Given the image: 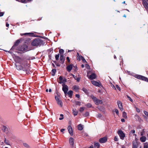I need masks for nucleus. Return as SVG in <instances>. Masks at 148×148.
I'll use <instances>...</instances> for the list:
<instances>
[{"instance_id":"11","label":"nucleus","mask_w":148,"mask_h":148,"mask_svg":"<svg viewBox=\"0 0 148 148\" xmlns=\"http://www.w3.org/2000/svg\"><path fill=\"white\" fill-rule=\"evenodd\" d=\"M59 80H60V82H59V83L60 84L64 83L66 82V79L65 78H64V79H63L62 77V76H60L59 77Z\"/></svg>"},{"instance_id":"51","label":"nucleus","mask_w":148,"mask_h":148,"mask_svg":"<svg viewBox=\"0 0 148 148\" xmlns=\"http://www.w3.org/2000/svg\"><path fill=\"white\" fill-rule=\"evenodd\" d=\"M116 88L119 90L120 91L121 90V88H120V87L118 85H116Z\"/></svg>"},{"instance_id":"53","label":"nucleus","mask_w":148,"mask_h":148,"mask_svg":"<svg viewBox=\"0 0 148 148\" xmlns=\"http://www.w3.org/2000/svg\"><path fill=\"white\" fill-rule=\"evenodd\" d=\"M102 117V115L101 114H99L97 115V117L98 118H100Z\"/></svg>"},{"instance_id":"1","label":"nucleus","mask_w":148,"mask_h":148,"mask_svg":"<svg viewBox=\"0 0 148 148\" xmlns=\"http://www.w3.org/2000/svg\"><path fill=\"white\" fill-rule=\"evenodd\" d=\"M42 44V41L39 38H36L34 39L31 43L32 46H37L41 45Z\"/></svg>"},{"instance_id":"54","label":"nucleus","mask_w":148,"mask_h":148,"mask_svg":"<svg viewBox=\"0 0 148 148\" xmlns=\"http://www.w3.org/2000/svg\"><path fill=\"white\" fill-rule=\"evenodd\" d=\"M136 111L138 112H140V110L137 108H136Z\"/></svg>"},{"instance_id":"16","label":"nucleus","mask_w":148,"mask_h":148,"mask_svg":"<svg viewBox=\"0 0 148 148\" xmlns=\"http://www.w3.org/2000/svg\"><path fill=\"white\" fill-rule=\"evenodd\" d=\"M138 145V143L136 141H133L132 142V148H137Z\"/></svg>"},{"instance_id":"25","label":"nucleus","mask_w":148,"mask_h":148,"mask_svg":"<svg viewBox=\"0 0 148 148\" xmlns=\"http://www.w3.org/2000/svg\"><path fill=\"white\" fill-rule=\"evenodd\" d=\"M100 145L98 143H94V147L95 148H99Z\"/></svg>"},{"instance_id":"39","label":"nucleus","mask_w":148,"mask_h":148,"mask_svg":"<svg viewBox=\"0 0 148 148\" xmlns=\"http://www.w3.org/2000/svg\"><path fill=\"white\" fill-rule=\"evenodd\" d=\"M81 59L83 62L87 63L86 61L84 58L82 56H81Z\"/></svg>"},{"instance_id":"60","label":"nucleus","mask_w":148,"mask_h":148,"mask_svg":"<svg viewBox=\"0 0 148 148\" xmlns=\"http://www.w3.org/2000/svg\"><path fill=\"white\" fill-rule=\"evenodd\" d=\"M65 130L64 129H62L61 130V132H63Z\"/></svg>"},{"instance_id":"10","label":"nucleus","mask_w":148,"mask_h":148,"mask_svg":"<svg viewBox=\"0 0 148 148\" xmlns=\"http://www.w3.org/2000/svg\"><path fill=\"white\" fill-rule=\"evenodd\" d=\"M88 73L87 76L88 77V78L91 80L94 79L96 78V74L95 73H92L91 75H90L89 77L88 76Z\"/></svg>"},{"instance_id":"52","label":"nucleus","mask_w":148,"mask_h":148,"mask_svg":"<svg viewBox=\"0 0 148 148\" xmlns=\"http://www.w3.org/2000/svg\"><path fill=\"white\" fill-rule=\"evenodd\" d=\"M66 59L68 63H69L70 62V60L69 59V57H67Z\"/></svg>"},{"instance_id":"15","label":"nucleus","mask_w":148,"mask_h":148,"mask_svg":"<svg viewBox=\"0 0 148 148\" xmlns=\"http://www.w3.org/2000/svg\"><path fill=\"white\" fill-rule=\"evenodd\" d=\"M65 60V58L64 56L62 55H60V63L62 64H64Z\"/></svg>"},{"instance_id":"46","label":"nucleus","mask_w":148,"mask_h":148,"mask_svg":"<svg viewBox=\"0 0 148 148\" xmlns=\"http://www.w3.org/2000/svg\"><path fill=\"white\" fill-rule=\"evenodd\" d=\"M23 145L26 147L28 148L29 147V145L26 143H23Z\"/></svg>"},{"instance_id":"7","label":"nucleus","mask_w":148,"mask_h":148,"mask_svg":"<svg viewBox=\"0 0 148 148\" xmlns=\"http://www.w3.org/2000/svg\"><path fill=\"white\" fill-rule=\"evenodd\" d=\"M14 60L15 61L17 62L20 63V64H22V62L23 61V60L20 58L18 56H16Z\"/></svg>"},{"instance_id":"6","label":"nucleus","mask_w":148,"mask_h":148,"mask_svg":"<svg viewBox=\"0 0 148 148\" xmlns=\"http://www.w3.org/2000/svg\"><path fill=\"white\" fill-rule=\"evenodd\" d=\"M62 90L64 92L65 96L66 95L68 91V87L67 85L65 84H62Z\"/></svg>"},{"instance_id":"48","label":"nucleus","mask_w":148,"mask_h":148,"mask_svg":"<svg viewBox=\"0 0 148 148\" xmlns=\"http://www.w3.org/2000/svg\"><path fill=\"white\" fill-rule=\"evenodd\" d=\"M114 140L115 141H117L118 140V139L117 137L116 136H115L114 137Z\"/></svg>"},{"instance_id":"5","label":"nucleus","mask_w":148,"mask_h":148,"mask_svg":"<svg viewBox=\"0 0 148 148\" xmlns=\"http://www.w3.org/2000/svg\"><path fill=\"white\" fill-rule=\"evenodd\" d=\"M117 133L120 138L122 140H124L125 136V134L122 130H119Z\"/></svg>"},{"instance_id":"61","label":"nucleus","mask_w":148,"mask_h":148,"mask_svg":"<svg viewBox=\"0 0 148 148\" xmlns=\"http://www.w3.org/2000/svg\"><path fill=\"white\" fill-rule=\"evenodd\" d=\"M9 24L8 23H6V26L7 27H8L9 26Z\"/></svg>"},{"instance_id":"33","label":"nucleus","mask_w":148,"mask_h":148,"mask_svg":"<svg viewBox=\"0 0 148 148\" xmlns=\"http://www.w3.org/2000/svg\"><path fill=\"white\" fill-rule=\"evenodd\" d=\"M51 72L52 73V75H53V76H54L55 75L56 72V69H53L52 70Z\"/></svg>"},{"instance_id":"49","label":"nucleus","mask_w":148,"mask_h":148,"mask_svg":"<svg viewBox=\"0 0 148 148\" xmlns=\"http://www.w3.org/2000/svg\"><path fill=\"white\" fill-rule=\"evenodd\" d=\"M5 143L7 144V145H9V141H7L6 140V139H5Z\"/></svg>"},{"instance_id":"35","label":"nucleus","mask_w":148,"mask_h":148,"mask_svg":"<svg viewBox=\"0 0 148 148\" xmlns=\"http://www.w3.org/2000/svg\"><path fill=\"white\" fill-rule=\"evenodd\" d=\"M88 108H90L92 107V105L90 103H88L85 105Z\"/></svg>"},{"instance_id":"57","label":"nucleus","mask_w":148,"mask_h":148,"mask_svg":"<svg viewBox=\"0 0 148 148\" xmlns=\"http://www.w3.org/2000/svg\"><path fill=\"white\" fill-rule=\"evenodd\" d=\"M86 68L87 69H89V68H90V66L89 65H88V64H86Z\"/></svg>"},{"instance_id":"41","label":"nucleus","mask_w":148,"mask_h":148,"mask_svg":"<svg viewBox=\"0 0 148 148\" xmlns=\"http://www.w3.org/2000/svg\"><path fill=\"white\" fill-rule=\"evenodd\" d=\"M81 103L78 101H76L75 102V104L76 105L80 106Z\"/></svg>"},{"instance_id":"34","label":"nucleus","mask_w":148,"mask_h":148,"mask_svg":"<svg viewBox=\"0 0 148 148\" xmlns=\"http://www.w3.org/2000/svg\"><path fill=\"white\" fill-rule=\"evenodd\" d=\"M77 60H78L79 61L80 60H81L80 56L79 55V54L78 53H77Z\"/></svg>"},{"instance_id":"64","label":"nucleus","mask_w":148,"mask_h":148,"mask_svg":"<svg viewBox=\"0 0 148 148\" xmlns=\"http://www.w3.org/2000/svg\"><path fill=\"white\" fill-rule=\"evenodd\" d=\"M88 148H93V146H90Z\"/></svg>"},{"instance_id":"28","label":"nucleus","mask_w":148,"mask_h":148,"mask_svg":"<svg viewBox=\"0 0 148 148\" xmlns=\"http://www.w3.org/2000/svg\"><path fill=\"white\" fill-rule=\"evenodd\" d=\"M58 104L59 105L60 107H62V103L61 101L59 100L57 101Z\"/></svg>"},{"instance_id":"56","label":"nucleus","mask_w":148,"mask_h":148,"mask_svg":"<svg viewBox=\"0 0 148 148\" xmlns=\"http://www.w3.org/2000/svg\"><path fill=\"white\" fill-rule=\"evenodd\" d=\"M55 98L57 101L59 100L58 96H55Z\"/></svg>"},{"instance_id":"59","label":"nucleus","mask_w":148,"mask_h":148,"mask_svg":"<svg viewBox=\"0 0 148 148\" xmlns=\"http://www.w3.org/2000/svg\"><path fill=\"white\" fill-rule=\"evenodd\" d=\"M121 121H122V122H125V119H121Z\"/></svg>"},{"instance_id":"58","label":"nucleus","mask_w":148,"mask_h":148,"mask_svg":"<svg viewBox=\"0 0 148 148\" xmlns=\"http://www.w3.org/2000/svg\"><path fill=\"white\" fill-rule=\"evenodd\" d=\"M75 97H77L78 98H79L80 97V96L79 94H76L75 95Z\"/></svg>"},{"instance_id":"26","label":"nucleus","mask_w":148,"mask_h":148,"mask_svg":"<svg viewBox=\"0 0 148 148\" xmlns=\"http://www.w3.org/2000/svg\"><path fill=\"white\" fill-rule=\"evenodd\" d=\"M73 113L74 115L75 116L77 115L78 112L77 111V110L76 109H73Z\"/></svg>"},{"instance_id":"40","label":"nucleus","mask_w":148,"mask_h":148,"mask_svg":"<svg viewBox=\"0 0 148 148\" xmlns=\"http://www.w3.org/2000/svg\"><path fill=\"white\" fill-rule=\"evenodd\" d=\"M84 110V108L81 107V108H80L79 109V111L80 112H82Z\"/></svg>"},{"instance_id":"22","label":"nucleus","mask_w":148,"mask_h":148,"mask_svg":"<svg viewBox=\"0 0 148 148\" xmlns=\"http://www.w3.org/2000/svg\"><path fill=\"white\" fill-rule=\"evenodd\" d=\"M32 0H17V1H20V2L23 3H26L31 1Z\"/></svg>"},{"instance_id":"63","label":"nucleus","mask_w":148,"mask_h":148,"mask_svg":"<svg viewBox=\"0 0 148 148\" xmlns=\"http://www.w3.org/2000/svg\"><path fill=\"white\" fill-rule=\"evenodd\" d=\"M114 59H116V56L115 55H114Z\"/></svg>"},{"instance_id":"8","label":"nucleus","mask_w":148,"mask_h":148,"mask_svg":"<svg viewBox=\"0 0 148 148\" xmlns=\"http://www.w3.org/2000/svg\"><path fill=\"white\" fill-rule=\"evenodd\" d=\"M108 140L107 137L105 136L103 138H100L99 140V142L101 143H106Z\"/></svg>"},{"instance_id":"42","label":"nucleus","mask_w":148,"mask_h":148,"mask_svg":"<svg viewBox=\"0 0 148 148\" xmlns=\"http://www.w3.org/2000/svg\"><path fill=\"white\" fill-rule=\"evenodd\" d=\"M82 135L83 136H87L88 135L86 133H84V132H82Z\"/></svg>"},{"instance_id":"3","label":"nucleus","mask_w":148,"mask_h":148,"mask_svg":"<svg viewBox=\"0 0 148 148\" xmlns=\"http://www.w3.org/2000/svg\"><path fill=\"white\" fill-rule=\"evenodd\" d=\"M135 77L140 80H141L148 82V78L144 76L136 75L135 76Z\"/></svg>"},{"instance_id":"23","label":"nucleus","mask_w":148,"mask_h":148,"mask_svg":"<svg viewBox=\"0 0 148 148\" xmlns=\"http://www.w3.org/2000/svg\"><path fill=\"white\" fill-rule=\"evenodd\" d=\"M78 129L79 130H82L83 129V126L81 124H79L77 126Z\"/></svg>"},{"instance_id":"62","label":"nucleus","mask_w":148,"mask_h":148,"mask_svg":"<svg viewBox=\"0 0 148 148\" xmlns=\"http://www.w3.org/2000/svg\"><path fill=\"white\" fill-rule=\"evenodd\" d=\"M136 116L138 119H139L140 118L139 116L138 115H136V116Z\"/></svg>"},{"instance_id":"20","label":"nucleus","mask_w":148,"mask_h":148,"mask_svg":"<svg viewBox=\"0 0 148 148\" xmlns=\"http://www.w3.org/2000/svg\"><path fill=\"white\" fill-rule=\"evenodd\" d=\"M146 139L147 138L146 137L142 136L140 138V140L141 142H144L146 141Z\"/></svg>"},{"instance_id":"37","label":"nucleus","mask_w":148,"mask_h":148,"mask_svg":"<svg viewBox=\"0 0 148 148\" xmlns=\"http://www.w3.org/2000/svg\"><path fill=\"white\" fill-rule=\"evenodd\" d=\"M148 148V144L146 142L144 143V148Z\"/></svg>"},{"instance_id":"13","label":"nucleus","mask_w":148,"mask_h":148,"mask_svg":"<svg viewBox=\"0 0 148 148\" xmlns=\"http://www.w3.org/2000/svg\"><path fill=\"white\" fill-rule=\"evenodd\" d=\"M92 83L93 85L98 87H100L101 85V83H100L97 82L94 80L92 81Z\"/></svg>"},{"instance_id":"38","label":"nucleus","mask_w":148,"mask_h":148,"mask_svg":"<svg viewBox=\"0 0 148 148\" xmlns=\"http://www.w3.org/2000/svg\"><path fill=\"white\" fill-rule=\"evenodd\" d=\"M59 54H56L55 55V58L56 60H58L59 58Z\"/></svg>"},{"instance_id":"17","label":"nucleus","mask_w":148,"mask_h":148,"mask_svg":"<svg viewBox=\"0 0 148 148\" xmlns=\"http://www.w3.org/2000/svg\"><path fill=\"white\" fill-rule=\"evenodd\" d=\"M143 4L145 8L146 9L148 8V4L145 0H143Z\"/></svg>"},{"instance_id":"9","label":"nucleus","mask_w":148,"mask_h":148,"mask_svg":"<svg viewBox=\"0 0 148 148\" xmlns=\"http://www.w3.org/2000/svg\"><path fill=\"white\" fill-rule=\"evenodd\" d=\"M20 42V41L19 40H17L15 42L13 46L12 47V48L10 49L11 50H13L14 48H15L16 49H17V47H16L19 43Z\"/></svg>"},{"instance_id":"32","label":"nucleus","mask_w":148,"mask_h":148,"mask_svg":"<svg viewBox=\"0 0 148 148\" xmlns=\"http://www.w3.org/2000/svg\"><path fill=\"white\" fill-rule=\"evenodd\" d=\"M82 90L86 94H88V92L87 89L85 88H83L82 89Z\"/></svg>"},{"instance_id":"47","label":"nucleus","mask_w":148,"mask_h":148,"mask_svg":"<svg viewBox=\"0 0 148 148\" xmlns=\"http://www.w3.org/2000/svg\"><path fill=\"white\" fill-rule=\"evenodd\" d=\"M135 132V130H132L130 132V135L132 133H134Z\"/></svg>"},{"instance_id":"21","label":"nucleus","mask_w":148,"mask_h":148,"mask_svg":"<svg viewBox=\"0 0 148 148\" xmlns=\"http://www.w3.org/2000/svg\"><path fill=\"white\" fill-rule=\"evenodd\" d=\"M29 35L30 36H34V33H26L24 34H21V36H23V35Z\"/></svg>"},{"instance_id":"55","label":"nucleus","mask_w":148,"mask_h":148,"mask_svg":"<svg viewBox=\"0 0 148 148\" xmlns=\"http://www.w3.org/2000/svg\"><path fill=\"white\" fill-rule=\"evenodd\" d=\"M4 14V12H0V16L1 17V16H3Z\"/></svg>"},{"instance_id":"29","label":"nucleus","mask_w":148,"mask_h":148,"mask_svg":"<svg viewBox=\"0 0 148 148\" xmlns=\"http://www.w3.org/2000/svg\"><path fill=\"white\" fill-rule=\"evenodd\" d=\"M79 89V87L78 86L75 85L73 87V89L77 91Z\"/></svg>"},{"instance_id":"50","label":"nucleus","mask_w":148,"mask_h":148,"mask_svg":"<svg viewBox=\"0 0 148 148\" xmlns=\"http://www.w3.org/2000/svg\"><path fill=\"white\" fill-rule=\"evenodd\" d=\"M115 112L116 113V114L117 115L119 114V111L117 109H115Z\"/></svg>"},{"instance_id":"19","label":"nucleus","mask_w":148,"mask_h":148,"mask_svg":"<svg viewBox=\"0 0 148 148\" xmlns=\"http://www.w3.org/2000/svg\"><path fill=\"white\" fill-rule=\"evenodd\" d=\"M69 143L73 147L74 145V139L73 138L71 137L69 139Z\"/></svg>"},{"instance_id":"45","label":"nucleus","mask_w":148,"mask_h":148,"mask_svg":"<svg viewBox=\"0 0 148 148\" xmlns=\"http://www.w3.org/2000/svg\"><path fill=\"white\" fill-rule=\"evenodd\" d=\"M144 114L147 116L148 117V112L146 111H144Z\"/></svg>"},{"instance_id":"44","label":"nucleus","mask_w":148,"mask_h":148,"mask_svg":"<svg viewBox=\"0 0 148 148\" xmlns=\"http://www.w3.org/2000/svg\"><path fill=\"white\" fill-rule=\"evenodd\" d=\"M60 115V116H62V117L60 118L59 119L60 120H61L64 119V117H63L64 115L63 114H61Z\"/></svg>"},{"instance_id":"2","label":"nucleus","mask_w":148,"mask_h":148,"mask_svg":"<svg viewBox=\"0 0 148 148\" xmlns=\"http://www.w3.org/2000/svg\"><path fill=\"white\" fill-rule=\"evenodd\" d=\"M90 97L95 104L98 105L99 104H102L103 103L102 101L101 100L97 99L93 95H91Z\"/></svg>"},{"instance_id":"31","label":"nucleus","mask_w":148,"mask_h":148,"mask_svg":"<svg viewBox=\"0 0 148 148\" xmlns=\"http://www.w3.org/2000/svg\"><path fill=\"white\" fill-rule=\"evenodd\" d=\"M122 116L123 118H124L125 119H126L127 118V113L125 112H123Z\"/></svg>"},{"instance_id":"12","label":"nucleus","mask_w":148,"mask_h":148,"mask_svg":"<svg viewBox=\"0 0 148 148\" xmlns=\"http://www.w3.org/2000/svg\"><path fill=\"white\" fill-rule=\"evenodd\" d=\"M117 103L119 109L121 111H122L123 110V108L122 103L120 101H117Z\"/></svg>"},{"instance_id":"43","label":"nucleus","mask_w":148,"mask_h":148,"mask_svg":"<svg viewBox=\"0 0 148 148\" xmlns=\"http://www.w3.org/2000/svg\"><path fill=\"white\" fill-rule=\"evenodd\" d=\"M126 96L129 100L131 101L132 102L133 100L128 95H127Z\"/></svg>"},{"instance_id":"18","label":"nucleus","mask_w":148,"mask_h":148,"mask_svg":"<svg viewBox=\"0 0 148 148\" xmlns=\"http://www.w3.org/2000/svg\"><path fill=\"white\" fill-rule=\"evenodd\" d=\"M73 66L72 64H71L67 66L66 69L68 71L70 72L71 70L73 68Z\"/></svg>"},{"instance_id":"4","label":"nucleus","mask_w":148,"mask_h":148,"mask_svg":"<svg viewBox=\"0 0 148 148\" xmlns=\"http://www.w3.org/2000/svg\"><path fill=\"white\" fill-rule=\"evenodd\" d=\"M28 46L26 45L20 46L17 49L18 51H27Z\"/></svg>"},{"instance_id":"36","label":"nucleus","mask_w":148,"mask_h":148,"mask_svg":"<svg viewBox=\"0 0 148 148\" xmlns=\"http://www.w3.org/2000/svg\"><path fill=\"white\" fill-rule=\"evenodd\" d=\"M89 113L88 112H86L84 114H83V116L84 117H87L89 116Z\"/></svg>"},{"instance_id":"27","label":"nucleus","mask_w":148,"mask_h":148,"mask_svg":"<svg viewBox=\"0 0 148 148\" xmlns=\"http://www.w3.org/2000/svg\"><path fill=\"white\" fill-rule=\"evenodd\" d=\"M72 76L77 81V82H79L80 80V78L79 77H77V76H75L74 75L72 74Z\"/></svg>"},{"instance_id":"14","label":"nucleus","mask_w":148,"mask_h":148,"mask_svg":"<svg viewBox=\"0 0 148 148\" xmlns=\"http://www.w3.org/2000/svg\"><path fill=\"white\" fill-rule=\"evenodd\" d=\"M68 129L69 133L71 136L73 135V130L71 126L70 125H69L68 127Z\"/></svg>"},{"instance_id":"24","label":"nucleus","mask_w":148,"mask_h":148,"mask_svg":"<svg viewBox=\"0 0 148 148\" xmlns=\"http://www.w3.org/2000/svg\"><path fill=\"white\" fill-rule=\"evenodd\" d=\"M73 94V91L72 90H70L67 93L68 95L69 96V97L71 98L72 97Z\"/></svg>"},{"instance_id":"30","label":"nucleus","mask_w":148,"mask_h":148,"mask_svg":"<svg viewBox=\"0 0 148 148\" xmlns=\"http://www.w3.org/2000/svg\"><path fill=\"white\" fill-rule=\"evenodd\" d=\"M64 52V50L62 49H60L59 51V52L60 53V55H63Z\"/></svg>"}]
</instances>
